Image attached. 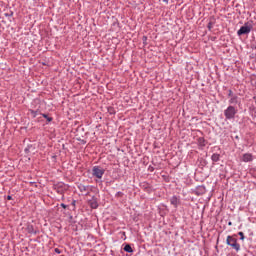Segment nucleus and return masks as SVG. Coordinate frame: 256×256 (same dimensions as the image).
Wrapping results in <instances>:
<instances>
[{
    "label": "nucleus",
    "instance_id": "aec40b11",
    "mask_svg": "<svg viewBox=\"0 0 256 256\" xmlns=\"http://www.w3.org/2000/svg\"><path fill=\"white\" fill-rule=\"evenodd\" d=\"M251 49H256V41H252V43H251Z\"/></svg>",
    "mask_w": 256,
    "mask_h": 256
},
{
    "label": "nucleus",
    "instance_id": "9d476101",
    "mask_svg": "<svg viewBox=\"0 0 256 256\" xmlns=\"http://www.w3.org/2000/svg\"><path fill=\"white\" fill-rule=\"evenodd\" d=\"M220 159H221V155L220 154L214 153L211 156V160L213 161V163H217L218 161H220Z\"/></svg>",
    "mask_w": 256,
    "mask_h": 256
},
{
    "label": "nucleus",
    "instance_id": "0eeeda50",
    "mask_svg": "<svg viewBox=\"0 0 256 256\" xmlns=\"http://www.w3.org/2000/svg\"><path fill=\"white\" fill-rule=\"evenodd\" d=\"M241 103V100L239 99V96L237 94H234L230 99H229V104L230 105H239Z\"/></svg>",
    "mask_w": 256,
    "mask_h": 256
},
{
    "label": "nucleus",
    "instance_id": "a878e982",
    "mask_svg": "<svg viewBox=\"0 0 256 256\" xmlns=\"http://www.w3.org/2000/svg\"><path fill=\"white\" fill-rule=\"evenodd\" d=\"M13 12H11L10 14H5L6 17H12Z\"/></svg>",
    "mask_w": 256,
    "mask_h": 256
},
{
    "label": "nucleus",
    "instance_id": "6e6552de",
    "mask_svg": "<svg viewBox=\"0 0 256 256\" xmlns=\"http://www.w3.org/2000/svg\"><path fill=\"white\" fill-rule=\"evenodd\" d=\"M242 161L244 163H250L251 161H253V154L251 153H245L242 156Z\"/></svg>",
    "mask_w": 256,
    "mask_h": 256
},
{
    "label": "nucleus",
    "instance_id": "5701e85b",
    "mask_svg": "<svg viewBox=\"0 0 256 256\" xmlns=\"http://www.w3.org/2000/svg\"><path fill=\"white\" fill-rule=\"evenodd\" d=\"M31 149V146H28L27 148H25V153H29V150Z\"/></svg>",
    "mask_w": 256,
    "mask_h": 256
},
{
    "label": "nucleus",
    "instance_id": "2eb2a0df",
    "mask_svg": "<svg viewBox=\"0 0 256 256\" xmlns=\"http://www.w3.org/2000/svg\"><path fill=\"white\" fill-rule=\"evenodd\" d=\"M124 251H126V253H133V248L131 247V245L126 244L124 246Z\"/></svg>",
    "mask_w": 256,
    "mask_h": 256
},
{
    "label": "nucleus",
    "instance_id": "4468645a",
    "mask_svg": "<svg viewBox=\"0 0 256 256\" xmlns=\"http://www.w3.org/2000/svg\"><path fill=\"white\" fill-rule=\"evenodd\" d=\"M78 189H79V191H80L81 193H85V191H87V190L89 189V186H85V185H83V184H80V185L78 186Z\"/></svg>",
    "mask_w": 256,
    "mask_h": 256
},
{
    "label": "nucleus",
    "instance_id": "dca6fc26",
    "mask_svg": "<svg viewBox=\"0 0 256 256\" xmlns=\"http://www.w3.org/2000/svg\"><path fill=\"white\" fill-rule=\"evenodd\" d=\"M42 116L44 117V119H46L48 121V123H51V121H53V118L49 117V115H47V114H42Z\"/></svg>",
    "mask_w": 256,
    "mask_h": 256
},
{
    "label": "nucleus",
    "instance_id": "c756f323",
    "mask_svg": "<svg viewBox=\"0 0 256 256\" xmlns=\"http://www.w3.org/2000/svg\"><path fill=\"white\" fill-rule=\"evenodd\" d=\"M123 235H125V232H123Z\"/></svg>",
    "mask_w": 256,
    "mask_h": 256
},
{
    "label": "nucleus",
    "instance_id": "ddd939ff",
    "mask_svg": "<svg viewBox=\"0 0 256 256\" xmlns=\"http://www.w3.org/2000/svg\"><path fill=\"white\" fill-rule=\"evenodd\" d=\"M198 145H199L200 147H205V145H206V140H205V138H203V137L198 138Z\"/></svg>",
    "mask_w": 256,
    "mask_h": 256
},
{
    "label": "nucleus",
    "instance_id": "a211bd4d",
    "mask_svg": "<svg viewBox=\"0 0 256 256\" xmlns=\"http://www.w3.org/2000/svg\"><path fill=\"white\" fill-rule=\"evenodd\" d=\"M238 235L240 236V241H245V234L243 232H238Z\"/></svg>",
    "mask_w": 256,
    "mask_h": 256
},
{
    "label": "nucleus",
    "instance_id": "4be33fe9",
    "mask_svg": "<svg viewBox=\"0 0 256 256\" xmlns=\"http://www.w3.org/2000/svg\"><path fill=\"white\" fill-rule=\"evenodd\" d=\"M54 251H55V253H57L58 255H61V253H62V251L59 250V248H55Z\"/></svg>",
    "mask_w": 256,
    "mask_h": 256
},
{
    "label": "nucleus",
    "instance_id": "f8f14e48",
    "mask_svg": "<svg viewBox=\"0 0 256 256\" xmlns=\"http://www.w3.org/2000/svg\"><path fill=\"white\" fill-rule=\"evenodd\" d=\"M170 203H171V205H174V207H177V205H179V199L177 198V196H173L170 199Z\"/></svg>",
    "mask_w": 256,
    "mask_h": 256
},
{
    "label": "nucleus",
    "instance_id": "412c9836",
    "mask_svg": "<svg viewBox=\"0 0 256 256\" xmlns=\"http://www.w3.org/2000/svg\"><path fill=\"white\" fill-rule=\"evenodd\" d=\"M115 197H123V192H121V191L117 192Z\"/></svg>",
    "mask_w": 256,
    "mask_h": 256
},
{
    "label": "nucleus",
    "instance_id": "7ed1b4c3",
    "mask_svg": "<svg viewBox=\"0 0 256 256\" xmlns=\"http://www.w3.org/2000/svg\"><path fill=\"white\" fill-rule=\"evenodd\" d=\"M251 29H253V24L246 22L240 29L237 31V35L241 37V35H249L251 33Z\"/></svg>",
    "mask_w": 256,
    "mask_h": 256
},
{
    "label": "nucleus",
    "instance_id": "1a4fd4ad",
    "mask_svg": "<svg viewBox=\"0 0 256 256\" xmlns=\"http://www.w3.org/2000/svg\"><path fill=\"white\" fill-rule=\"evenodd\" d=\"M89 206L91 207V209H97V207H99V202H97V198H95V196L92 197L91 200H89Z\"/></svg>",
    "mask_w": 256,
    "mask_h": 256
},
{
    "label": "nucleus",
    "instance_id": "f257e3e1",
    "mask_svg": "<svg viewBox=\"0 0 256 256\" xmlns=\"http://www.w3.org/2000/svg\"><path fill=\"white\" fill-rule=\"evenodd\" d=\"M238 109L233 106L230 105L227 107V109L224 110V117L227 121H231V119H235V115H237L238 113Z\"/></svg>",
    "mask_w": 256,
    "mask_h": 256
},
{
    "label": "nucleus",
    "instance_id": "20e7f679",
    "mask_svg": "<svg viewBox=\"0 0 256 256\" xmlns=\"http://www.w3.org/2000/svg\"><path fill=\"white\" fill-rule=\"evenodd\" d=\"M92 175H93V177H96L97 179H103V175H105V169H103L99 166H94L92 168Z\"/></svg>",
    "mask_w": 256,
    "mask_h": 256
},
{
    "label": "nucleus",
    "instance_id": "9b49d317",
    "mask_svg": "<svg viewBox=\"0 0 256 256\" xmlns=\"http://www.w3.org/2000/svg\"><path fill=\"white\" fill-rule=\"evenodd\" d=\"M213 25H215V17H211L209 20V23L207 25V28L209 31H211V29H213Z\"/></svg>",
    "mask_w": 256,
    "mask_h": 256
},
{
    "label": "nucleus",
    "instance_id": "f3484780",
    "mask_svg": "<svg viewBox=\"0 0 256 256\" xmlns=\"http://www.w3.org/2000/svg\"><path fill=\"white\" fill-rule=\"evenodd\" d=\"M108 113H109L110 115H115V108H113V107H108Z\"/></svg>",
    "mask_w": 256,
    "mask_h": 256
},
{
    "label": "nucleus",
    "instance_id": "f03ea898",
    "mask_svg": "<svg viewBox=\"0 0 256 256\" xmlns=\"http://www.w3.org/2000/svg\"><path fill=\"white\" fill-rule=\"evenodd\" d=\"M226 245H229V247H232V249H235L237 253L241 251V245L237 243V238L235 236H227L226 239Z\"/></svg>",
    "mask_w": 256,
    "mask_h": 256
},
{
    "label": "nucleus",
    "instance_id": "c85d7f7f",
    "mask_svg": "<svg viewBox=\"0 0 256 256\" xmlns=\"http://www.w3.org/2000/svg\"><path fill=\"white\" fill-rule=\"evenodd\" d=\"M228 225H230V226H231V225H233V223H232V222H228Z\"/></svg>",
    "mask_w": 256,
    "mask_h": 256
},
{
    "label": "nucleus",
    "instance_id": "b1692460",
    "mask_svg": "<svg viewBox=\"0 0 256 256\" xmlns=\"http://www.w3.org/2000/svg\"><path fill=\"white\" fill-rule=\"evenodd\" d=\"M76 203H77V201H75V200H73L72 203H71V205L74 207V209H75Z\"/></svg>",
    "mask_w": 256,
    "mask_h": 256
},
{
    "label": "nucleus",
    "instance_id": "393cba45",
    "mask_svg": "<svg viewBox=\"0 0 256 256\" xmlns=\"http://www.w3.org/2000/svg\"><path fill=\"white\" fill-rule=\"evenodd\" d=\"M60 206H62L63 209H67V205H65L64 203H61Z\"/></svg>",
    "mask_w": 256,
    "mask_h": 256
},
{
    "label": "nucleus",
    "instance_id": "6ab92c4d",
    "mask_svg": "<svg viewBox=\"0 0 256 256\" xmlns=\"http://www.w3.org/2000/svg\"><path fill=\"white\" fill-rule=\"evenodd\" d=\"M235 94H233V90H228V97H234Z\"/></svg>",
    "mask_w": 256,
    "mask_h": 256
},
{
    "label": "nucleus",
    "instance_id": "cd10ccee",
    "mask_svg": "<svg viewBox=\"0 0 256 256\" xmlns=\"http://www.w3.org/2000/svg\"><path fill=\"white\" fill-rule=\"evenodd\" d=\"M164 3H169V0H163Z\"/></svg>",
    "mask_w": 256,
    "mask_h": 256
},
{
    "label": "nucleus",
    "instance_id": "423d86ee",
    "mask_svg": "<svg viewBox=\"0 0 256 256\" xmlns=\"http://www.w3.org/2000/svg\"><path fill=\"white\" fill-rule=\"evenodd\" d=\"M206 189L205 186L201 185V186H197L194 190L195 195L201 196V195H205L206 193Z\"/></svg>",
    "mask_w": 256,
    "mask_h": 256
},
{
    "label": "nucleus",
    "instance_id": "39448f33",
    "mask_svg": "<svg viewBox=\"0 0 256 256\" xmlns=\"http://www.w3.org/2000/svg\"><path fill=\"white\" fill-rule=\"evenodd\" d=\"M54 191H56V193H58L59 195H63V193L67 191V188L63 183L60 182L54 185Z\"/></svg>",
    "mask_w": 256,
    "mask_h": 256
},
{
    "label": "nucleus",
    "instance_id": "bb28decb",
    "mask_svg": "<svg viewBox=\"0 0 256 256\" xmlns=\"http://www.w3.org/2000/svg\"><path fill=\"white\" fill-rule=\"evenodd\" d=\"M11 199H13V197L10 196V195H8V196H7V200H8V201H11Z\"/></svg>",
    "mask_w": 256,
    "mask_h": 256
}]
</instances>
